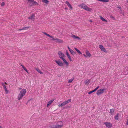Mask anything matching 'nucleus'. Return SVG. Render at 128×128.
<instances>
[{"mask_svg": "<svg viewBox=\"0 0 128 128\" xmlns=\"http://www.w3.org/2000/svg\"><path fill=\"white\" fill-rule=\"evenodd\" d=\"M58 54L59 57L67 65V66L68 64V62L64 58L65 55L60 51H59L58 52Z\"/></svg>", "mask_w": 128, "mask_h": 128, "instance_id": "nucleus-1", "label": "nucleus"}, {"mask_svg": "<svg viewBox=\"0 0 128 128\" xmlns=\"http://www.w3.org/2000/svg\"><path fill=\"white\" fill-rule=\"evenodd\" d=\"M26 90L25 89H22L20 92L19 94L18 97V100H20L24 96H25L26 93Z\"/></svg>", "mask_w": 128, "mask_h": 128, "instance_id": "nucleus-2", "label": "nucleus"}, {"mask_svg": "<svg viewBox=\"0 0 128 128\" xmlns=\"http://www.w3.org/2000/svg\"><path fill=\"white\" fill-rule=\"evenodd\" d=\"M78 6L84 9L85 10L89 12H91L92 9L91 8H90L87 6H86L84 4L82 3L79 5Z\"/></svg>", "mask_w": 128, "mask_h": 128, "instance_id": "nucleus-3", "label": "nucleus"}, {"mask_svg": "<svg viewBox=\"0 0 128 128\" xmlns=\"http://www.w3.org/2000/svg\"><path fill=\"white\" fill-rule=\"evenodd\" d=\"M27 3L30 6H34L36 5H38V3L34 0H27Z\"/></svg>", "mask_w": 128, "mask_h": 128, "instance_id": "nucleus-4", "label": "nucleus"}, {"mask_svg": "<svg viewBox=\"0 0 128 128\" xmlns=\"http://www.w3.org/2000/svg\"><path fill=\"white\" fill-rule=\"evenodd\" d=\"M56 124L58 128H61L64 126V122L62 121H58L57 122Z\"/></svg>", "mask_w": 128, "mask_h": 128, "instance_id": "nucleus-5", "label": "nucleus"}, {"mask_svg": "<svg viewBox=\"0 0 128 128\" xmlns=\"http://www.w3.org/2000/svg\"><path fill=\"white\" fill-rule=\"evenodd\" d=\"M55 61L59 66H63V63L60 60H55Z\"/></svg>", "mask_w": 128, "mask_h": 128, "instance_id": "nucleus-6", "label": "nucleus"}, {"mask_svg": "<svg viewBox=\"0 0 128 128\" xmlns=\"http://www.w3.org/2000/svg\"><path fill=\"white\" fill-rule=\"evenodd\" d=\"M2 86H3L4 88V90L5 91L6 93V94H8V90H7L6 88V85H7V84L6 82H5L4 83H2Z\"/></svg>", "mask_w": 128, "mask_h": 128, "instance_id": "nucleus-7", "label": "nucleus"}, {"mask_svg": "<svg viewBox=\"0 0 128 128\" xmlns=\"http://www.w3.org/2000/svg\"><path fill=\"white\" fill-rule=\"evenodd\" d=\"M105 90V89L104 88L100 89L97 91L96 94L98 95H99L102 93Z\"/></svg>", "mask_w": 128, "mask_h": 128, "instance_id": "nucleus-8", "label": "nucleus"}, {"mask_svg": "<svg viewBox=\"0 0 128 128\" xmlns=\"http://www.w3.org/2000/svg\"><path fill=\"white\" fill-rule=\"evenodd\" d=\"M104 123L106 125L107 127L110 128L112 126V123L110 122H104Z\"/></svg>", "mask_w": 128, "mask_h": 128, "instance_id": "nucleus-9", "label": "nucleus"}, {"mask_svg": "<svg viewBox=\"0 0 128 128\" xmlns=\"http://www.w3.org/2000/svg\"><path fill=\"white\" fill-rule=\"evenodd\" d=\"M99 48H100L101 51H103L106 53L107 52L106 50L104 48L102 45H100L99 46Z\"/></svg>", "mask_w": 128, "mask_h": 128, "instance_id": "nucleus-10", "label": "nucleus"}, {"mask_svg": "<svg viewBox=\"0 0 128 128\" xmlns=\"http://www.w3.org/2000/svg\"><path fill=\"white\" fill-rule=\"evenodd\" d=\"M70 36L71 38H73V39L74 40L75 39H78L79 40H81V38L78 37V36H76L72 34L71 35H70Z\"/></svg>", "mask_w": 128, "mask_h": 128, "instance_id": "nucleus-11", "label": "nucleus"}, {"mask_svg": "<svg viewBox=\"0 0 128 128\" xmlns=\"http://www.w3.org/2000/svg\"><path fill=\"white\" fill-rule=\"evenodd\" d=\"M42 32V33L44 34L45 35L47 36H48L50 38H51L52 39V40H55L56 38H54L52 36H50V34H47L46 32Z\"/></svg>", "mask_w": 128, "mask_h": 128, "instance_id": "nucleus-12", "label": "nucleus"}, {"mask_svg": "<svg viewBox=\"0 0 128 128\" xmlns=\"http://www.w3.org/2000/svg\"><path fill=\"white\" fill-rule=\"evenodd\" d=\"M42 32V33L44 34L45 35L47 36H48L50 38H51L52 39V40H55L56 38H54L52 36H50V34H47L46 32Z\"/></svg>", "mask_w": 128, "mask_h": 128, "instance_id": "nucleus-13", "label": "nucleus"}, {"mask_svg": "<svg viewBox=\"0 0 128 128\" xmlns=\"http://www.w3.org/2000/svg\"><path fill=\"white\" fill-rule=\"evenodd\" d=\"M42 32V33L44 34L45 35L47 36H48L50 38H51L52 39V40H55L56 38H54L52 36H50V34H47L46 32Z\"/></svg>", "mask_w": 128, "mask_h": 128, "instance_id": "nucleus-14", "label": "nucleus"}, {"mask_svg": "<svg viewBox=\"0 0 128 128\" xmlns=\"http://www.w3.org/2000/svg\"><path fill=\"white\" fill-rule=\"evenodd\" d=\"M35 17V14H33L31 15L30 17H28V18L29 19H30L34 21V20Z\"/></svg>", "mask_w": 128, "mask_h": 128, "instance_id": "nucleus-15", "label": "nucleus"}, {"mask_svg": "<svg viewBox=\"0 0 128 128\" xmlns=\"http://www.w3.org/2000/svg\"><path fill=\"white\" fill-rule=\"evenodd\" d=\"M55 41L57 43H62L63 42V41L62 40L56 38Z\"/></svg>", "mask_w": 128, "mask_h": 128, "instance_id": "nucleus-16", "label": "nucleus"}, {"mask_svg": "<svg viewBox=\"0 0 128 128\" xmlns=\"http://www.w3.org/2000/svg\"><path fill=\"white\" fill-rule=\"evenodd\" d=\"M66 55L67 56L68 58L70 60L71 62L72 61V59L71 58V57L70 56V54H69L68 53V51H66Z\"/></svg>", "mask_w": 128, "mask_h": 128, "instance_id": "nucleus-17", "label": "nucleus"}, {"mask_svg": "<svg viewBox=\"0 0 128 128\" xmlns=\"http://www.w3.org/2000/svg\"><path fill=\"white\" fill-rule=\"evenodd\" d=\"M66 3L69 8L70 9L72 10V8L71 5L70 4L68 1H66L65 2Z\"/></svg>", "mask_w": 128, "mask_h": 128, "instance_id": "nucleus-18", "label": "nucleus"}, {"mask_svg": "<svg viewBox=\"0 0 128 128\" xmlns=\"http://www.w3.org/2000/svg\"><path fill=\"white\" fill-rule=\"evenodd\" d=\"M54 100H50L48 103L46 105L47 107H48L53 102Z\"/></svg>", "mask_w": 128, "mask_h": 128, "instance_id": "nucleus-19", "label": "nucleus"}, {"mask_svg": "<svg viewBox=\"0 0 128 128\" xmlns=\"http://www.w3.org/2000/svg\"><path fill=\"white\" fill-rule=\"evenodd\" d=\"M115 110L114 109L112 108L110 110V113L112 115H113L114 114Z\"/></svg>", "mask_w": 128, "mask_h": 128, "instance_id": "nucleus-20", "label": "nucleus"}, {"mask_svg": "<svg viewBox=\"0 0 128 128\" xmlns=\"http://www.w3.org/2000/svg\"><path fill=\"white\" fill-rule=\"evenodd\" d=\"M99 88V87L98 86H97L94 90L89 92H88V94H90L93 92L96 91Z\"/></svg>", "mask_w": 128, "mask_h": 128, "instance_id": "nucleus-21", "label": "nucleus"}, {"mask_svg": "<svg viewBox=\"0 0 128 128\" xmlns=\"http://www.w3.org/2000/svg\"><path fill=\"white\" fill-rule=\"evenodd\" d=\"M86 55L88 57H90L91 56V55L90 54L89 52V51L88 50H86Z\"/></svg>", "mask_w": 128, "mask_h": 128, "instance_id": "nucleus-22", "label": "nucleus"}, {"mask_svg": "<svg viewBox=\"0 0 128 128\" xmlns=\"http://www.w3.org/2000/svg\"><path fill=\"white\" fill-rule=\"evenodd\" d=\"M50 128H58L56 124H53L50 125Z\"/></svg>", "mask_w": 128, "mask_h": 128, "instance_id": "nucleus-23", "label": "nucleus"}, {"mask_svg": "<svg viewBox=\"0 0 128 128\" xmlns=\"http://www.w3.org/2000/svg\"><path fill=\"white\" fill-rule=\"evenodd\" d=\"M71 101V99H69L68 100H65L64 102L65 104L66 105L69 103Z\"/></svg>", "mask_w": 128, "mask_h": 128, "instance_id": "nucleus-24", "label": "nucleus"}, {"mask_svg": "<svg viewBox=\"0 0 128 128\" xmlns=\"http://www.w3.org/2000/svg\"><path fill=\"white\" fill-rule=\"evenodd\" d=\"M66 105L65 104L64 102H63L62 103L58 105V106L59 107L61 108L62 107V106H65Z\"/></svg>", "mask_w": 128, "mask_h": 128, "instance_id": "nucleus-25", "label": "nucleus"}, {"mask_svg": "<svg viewBox=\"0 0 128 128\" xmlns=\"http://www.w3.org/2000/svg\"><path fill=\"white\" fill-rule=\"evenodd\" d=\"M35 69L38 73H40V74H43V72H41L39 69L37 68H35Z\"/></svg>", "mask_w": 128, "mask_h": 128, "instance_id": "nucleus-26", "label": "nucleus"}, {"mask_svg": "<svg viewBox=\"0 0 128 128\" xmlns=\"http://www.w3.org/2000/svg\"><path fill=\"white\" fill-rule=\"evenodd\" d=\"M20 65L22 66L23 68L26 71V72L28 74V71L26 69V68L24 66L22 65L21 64Z\"/></svg>", "mask_w": 128, "mask_h": 128, "instance_id": "nucleus-27", "label": "nucleus"}, {"mask_svg": "<svg viewBox=\"0 0 128 128\" xmlns=\"http://www.w3.org/2000/svg\"><path fill=\"white\" fill-rule=\"evenodd\" d=\"M100 19L103 22H107V21L105 19H104V18L102 17V16H100Z\"/></svg>", "mask_w": 128, "mask_h": 128, "instance_id": "nucleus-28", "label": "nucleus"}, {"mask_svg": "<svg viewBox=\"0 0 128 128\" xmlns=\"http://www.w3.org/2000/svg\"><path fill=\"white\" fill-rule=\"evenodd\" d=\"M71 54L73 55H74L76 54V52H74L73 50H72L71 49L69 51Z\"/></svg>", "mask_w": 128, "mask_h": 128, "instance_id": "nucleus-29", "label": "nucleus"}, {"mask_svg": "<svg viewBox=\"0 0 128 128\" xmlns=\"http://www.w3.org/2000/svg\"><path fill=\"white\" fill-rule=\"evenodd\" d=\"M74 49L79 54H82V53L80 51V50H78V49H77L76 48H74Z\"/></svg>", "mask_w": 128, "mask_h": 128, "instance_id": "nucleus-30", "label": "nucleus"}, {"mask_svg": "<svg viewBox=\"0 0 128 128\" xmlns=\"http://www.w3.org/2000/svg\"><path fill=\"white\" fill-rule=\"evenodd\" d=\"M118 115L119 114L118 113L115 116L114 118L116 120H118Z\"/></svg>", "mask_w": 128, "mask_h": 128, "instance_id": "nucleus-31", "label": "nucleus"}, {"mask_svg": "<svg viewBox=\"0 0 128 128\" xmlns=\"http://www.w3.org/2000/svg\"><path fill=\"white\" fill-rule=\"evenodd\" d=\"M48 0H42V2H44L46 4H48Z\"/></svg>", "mask_w": 128, "mask_h": 128, "instance_id": "nucleus-32", "label": "nucleus"}, {"mask_svg": "<svg viewBox=\"0 0 128 128\" xmlns=\"http://www.w3.org/2000/svg\"><path fill=\"white\" fill-rule=\"evenodd\" d=\"M30 28L29 27H23L22 28V30H26L27 29H28Z\"/></svg>", "mask_w": 128, "mask_h": 128, "instance_id": "nucleus-33", "label": "nucleus"}, {"mask_svg": "<svg viewBox=\"0 0 128 128\" xmlns=\"http://www.w3.org/2000/svg\"><path fill=\"white\" fill-rule=\"evenodd\" d=\"M85 83L86 84L88 85L89 83V80H86L85 82Z\"/></svg>", "mask_w": 128, "mask_h": 128, "instance_id": "nucleus-34", "label": "nucleus"}, {"mask_svg": "<svg viewBox=\"0 0 128 128\" xmlns=\"http://www.w3.org/2000/svg\"><path fill=\"white\" fill-rule=\"evenodd\" d=\"M110 17L112 19L114 20H115V18L112 15H110Z\"/></svg>", "mask_w": 128, "mask_h": 128, "instance_id": "nucleus-35", "label": "nucleus"}, {"mask_svg": "<svg viewBox=\"0 0 128 128\" xmlns=\"http://www.w3.org/2000/svg\"><path fill=\"white\" fill-rule=\"evenodd\" d=\"M4 2H2L1 4V6H4Z\"/></svg>", "mask_w": 128, "mask_h": 128, "instance_id": "nucleus-36", "label": "nucleus"}, {"mask_svg": "<svg viewBox=\"0 0 128 128\" xmlns=\"http://www.w3.org/2000/svg\"><path fill=\"white\" fill-rule=\"evenodd\" d=\"M126 124L127 125H128V117L127 120Z\"/></svg>", "mask_w": 128, "mask_h": 128, "instance_id": "nucleus-37", "label": "nucleus"}, {"mask_svg": "<svg viewBox=\"0 0 128 128\" xmlns=\"http://www.w3.org/2000/svg\"><path fill=\"white\" fill-rule=\"evenodd\" d=\"M117 8L119 9H120V10H122L121 9V7L120 6L119 7L118 6Z\"/></svg>", "mask_w": 128, "mask_h": 128, "instance_id": "nucleus-38", "label": "nucleus"}, {"mask_svg": "<svg viewBox=\"0 0 128 128\" xmlns=\"http://www.w3.org/2000/svg\"><path fill=\"white\" fill-rule=\"evenodd\" d=\"M72 80H68V83H70L72 82Z\"/></svg>", "mask_w": 128, "mask_h": 128, "instance_id": "nucleus-39", "label": "nucleus"}, {"mask_svg": "<svg viewBox=\"0 0 128 128\" xmlns=\"http://www.w3.org/2000/svg\"><path fill=\"white\" fill-rule=\"evenodd\" d=\"M83 55L85 57H87V56L84 54H83Z\"/></svg>", "mask_w": 128, "mask_h": 128, "instance_id": "nucleus-40", "label": "nucleus"}, {"mask_svg": "<svg viewBox=\"0 0 128 128\" xmlns=\"http://www.w3.org/2000/svg\"><path fill=\"white\" fill-rule=\"evenodd\" d=\"M68 50H69V51L71 49H70V48L68 46Z\"/></svg>", "mask_w": 128, "mask_h": 128, "instance_id": "nucleus-41", "label": "nucleus"}, {"mask_svg": "<svg viewBox=\"0 0 128 128\" xmlns=\"http://www.w3.org/2000/svg\"><path fill=\"white\" fill-rule=\"evenodd\" d=\"M0 128H3L2 126L0 125Z\"/></svg>", "mask_w": 128, "mask_h": 128, "instance_id": "nucleus-42", "label": "nucleus"}, {"mask_svg": "<svg viewBox=\"0 0 128 128\" xmlns=\"http://www.w3.org/2000/svg\"><path fill=\"white\" fill-rule=\"evenodd\" d=\"M90 22H92V21L91 20H90Z\"/></svg>", "mask_w": 128, "mask_h": 128, "instance_id": "nucleus-43", "label": "nucleus"}, {"mask_svg": "<svg viewBox=\"0 0 128 128\" xmlns=\"http://www.w3.org/2000/svg\"><path fill=\"white\" fill-rule=\"evenodd\" d=\"M22 30V28L21 29H20L19 30Z\"/></svg>", "mask_w": 128, "mask_h": 128, "instance_id": "nucleus-44", "label": "nucleus"}, {"mask_svg": "<svg viewBox=\"0 0 128 128\" xmlns=\"http://www.w3.org/2000/svg\"><path fill=\"white\" fill-rule=\"evenodd\" d=\"M65 9H66V10H68V8H65Z\"/></svg>", "mask_w": 128, "mask_h": 128, "instance_id": "nucleus-45", "label": "nucleus"}, {"mask_svg": "<svg viewBox=\"0 0 128 128\" xmlns=\"http://www.w3.org/2000/svg\"><path fill=\"white\" fill-rule=\"evenodd\" d=\"M127 3H128V1H127Z\"/></svg>", "mask_w": 128, "mask_h": 128, "instance_id": "nucleus-46", "label": "nucleus"}, {"mask_svg": "<svg viewBox=\"0 0 128 128\" xmlns=\"http://www.w3.org/2000/svg\"><path fill=\"white\" fill-rule=\"evenodd\" d=\"M21 88H20V89H21Z\"/></svg>", "mask_w": 128, "mask_h": 128, "instance_id": "nucleus-47", "label": "nucleus"}]
</instances>
